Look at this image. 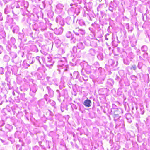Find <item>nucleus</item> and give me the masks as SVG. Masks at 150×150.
<instances>
[{
	"label": "nucleus",
	"mask_w": 150,
	"mask_h": 150,
	"mask_svg": "<svg viewBox=\"0 0 150 150\" xmlns=\"http://www.w3.org/2000/svg\"><path fill=\"white\" fill-rule=\"evenodd\" d=\"M91 101L90 100L87 99L85 100L83 103V105L86 107H89L91 106Z\"/></svg>",
	"instance_id": "nucleus-3"
},
{
	"label": "nucleus",
	"mask_w": 150,
	"mask_h": 150,
	"mask_svg": "<svg viewBox=\"0 0 150 150\" xmlns=\"http://www.w3.org/2000/svg\"><path fill=\"white\" fill-rule=\"evenodd\" d=\"M45 100H46V101H47V98H45Z\"/></svg>",
	"instance_id": "nucleus-21"
},
{
	"label": "nucleus",
	"mask_w": 150,
	"mask_h": 150,
	"mask_svg": "<svg viewBox=\"0 0 150 150\" xmlns=\"http://www.w3.org/2000/svg\"><path fill=\"white\" fill-rule=\"evenodd\" d=\"M40 57L39 56H37L36 57V59L38 60L40 63V64H41V62L39 60Z\"/></svg>",
	"instance_id": "nucleus-14"
},
{
	"label": "nucleus",
	"mask_w": 150,
	"mask_h": 150,
	"mask_svg": "<svg viewBox=\"0 0 150 150\" xmlns=\"http://www.w3.org/2000/svg\"><path fill=\"white\" fill-rule=\"evenodd\" d=\"M3 60L6 62H8L10 60L9 56L7 55H5L3 57Z\"/></svg>",
	"instance_id": "nucleus-5"
},
{
	"label": "nucleus",
	"mask_w": 150,
	"mask_h": 150,
	"mask_svg": "<svg viewBox=\"0 0 150 150\" xmlns=\"http://www.w3.org/2000/svg\"><path fill=\"white\" fill-rule=\"evenodd\" d=\"M25 63H26V61H25H25H23V63L24 64H25ZM24 65H25V64H24Z\"/></svg>",
	"instance_id": "nucleus-18"
},
{
	"label": "nucleus",
	"mask_w": 150,
	"mask_h": 150,
	"mask_svg": "<svg viewBox=\"0 0 150 150\" xmlns=\"http://www.w3.org/2000/svg\"><path fill=\"white\" fill-rule=\"evenodd\" d=\"M11 55L12 56V58H16L17 57L16 54L15 53H14V52L11 53Z\"/></svg>",
	"instance_id": "nucleus-11"
},
{
	"label": "nucleus",
	"mask_w": 150,
	"mask_h": 150,
	"mask_svg": "<svg viewBox=\"0 0 150 150\" xmlns=\"http://www.w3.org/2000/svg\"><path fill=\"white\" fill-rule=\"evenodd\" d=\"M4 69L3 67H0V74H3L4 73Z\"/></svg>",
	"instance_id": "nucleus-10"
},
{
	"label": "nucleus",
	"mask_w": 150,
	"mask_h": 150,
	"mask_svg": "<svg viewBox=\"0 0 150 150\" xmlns=\"http://www.w3.org/2000/svg\"><path fill=\"white\" fill-rule=\"evenodd\" d=\"M14 11H15V9L13 10L12 11V13H13L14 14H15L16 15H17V14H18L19 13V11H18L16 12H15Z\"/></svg>",
	"instance_id": "nucleus-12"
},
{
	"label": "nucleus",
	"mask_w": 150,
	"mask_h": 150,
	"mask_svg": "<svg viewBox=\"0 0 150 150\" xmlns=\"http://www.w3.org/2000/svg\"><path fill=\"white\" fill-rule=\"evenodd\" d=\"M8 23L9 24H11L13 22V19L12 18H10L8 20Z\"/></svg>",
	"instance_id": "nucleus-9"
},
{
	"label": "nucleus",
	"mask_w": 150,
	"mask_h": 150,
	"mask_svg": "<svg viewBox=\"0 0 150 150\" xmlns=\"http://www.w3.org/2000/svg\"><path fill=\"white\" fill-rule=\"evenodd\" d=\"M19 30V27L18 26H15L13 28V33H17Z\"/></svg>",
	"instance_id": "nucleus-6"
},
{
	"label": "nucleus",
	"mask_w": 150,
	"mask_h": 150,
	"mask_svg": "<svg viewBox=\"0 0 150 150\" xmlns=\"http://www.w3.org/2000/svg\"><path fill=\"white\" fill-rule=\"evenodd\" d=\"M27 66H30V65L29 64H27Z\"/></svg>",
	"instance_id": "nucleus-19"
},
{
	"label": "nucleus",
	"mask_w": 150,
	"mask_h": 150,
	"mask_svg": "<svg viewBox=\"0 0 150 150\" xmlns=\"http://www.w3.org/2000/svg\"><path fill=\"white\" fill-rule=\"evenodd\" d=\"M20 8V6L19 4H18L16 6V8Z\"/></svg>",
	"instance_id": "nucleus-16"
},
{
	"label": "nucleus",
	"mask_w": 150,
	"mask_h": 150,
	"mask_svg": "<svg viewBox=\"0 0 150 150\" xmlns=\"http://www.w3.org/2000/svg\"><path fill=\"white\" fill-rule=\"evenodd\" d=\"M2 47L1 46L0 47V54H1L2 52Z\"/></svg>",
	"instance_id": "nucleus-15"
},
{
	"label": "nucleus",
	"mask_w": 150,
	"mask_h": 150,
	"mask_svg": "<svg viewBox=\"0 0 150 150\" xmlns=\"http://www.w3.org/2000/svg\"><path fill=\"white\" fill-rule=\"evenodd\" d=\"M19 3L20 4H21V5L22 6H23L24 8H27L29 5L28 3V2L27 1H25L23 0H22V1L19 2Z\"/></svg>",
	"instance_id": "nucleus-2"
},
{
	"label": "nucleus",
	"mask_w": 150,
	"mask_h": 150,
	"mask_svg": "<svg viewBox=\"0 0 150 150\" xmlns=\"http://www.w3.org/2000/svg\"><path fill=\"white\" fill-rule=\"evenodd\" d=\"M13 47L14 48H15V49H16L17 48V46L15 45H13Z\"/></svg>",
	"instance_id": "nucleus-17"
},
{
	"label": "nucleus",
	"mask_w": 150,
	"mask_h": 150,
	"mask_svg": "<svg viewBox=\"0 0 150 150\" xmlns=\"http://www.w3.org/2000/svg\"><path fill=\"white\" fill-rule=\"evenodd\" d=\"M24 37V35L23 34L21 33H20L18 34V37L19 39H20L21 40L22 38Z\"/></svg>",
	"instance_id": "nucleus-7"
},
{
	"label": "nucleus",
	"mask_w": 150,
	"mask_h": 150,
	"mask_svg": "<svg viewBox=\"0 0 150 150\" xmlns=\"http://www.w3.org/2000/svg\"><path fill=\"white\" fill-rule=\"evenodd\" d=\"M3 17L2 16V13L0 12V21H1L3 20Z\"/></svg>",
	"instance_id": "nucleus-13"
},
{
	"label": "nucleus",
	"mask_w": 150,
	"mask_h": 150,
	"mask_svg": "<svg viewBox=\"0 0 150 150\" xmlns=\"http://www.w3.org/2000/svg\"><path fill=\"white\" fill-rule=\"evenodd\" d=\"M42 60L43 61V58H42Z\"/></svg>",
	"instance_id": "nucleus-20"
},
{
	"label": "nucleus",
	"mask_w": 150,
	"mask_h": 150,
	"mask_svg": "<svg viewBox=\"0 0 150 150\" xmlns=\"http://www.w3.org/2000/svg\"><path fill=\"white\" fill-rule=\"evenodd\" d=\"M9 10L8 7L6 6V8L4 9V13L6 14H8L9 12Z\"/></svg>",
	"instance_id": "nucleus-8"
},
{
	"label": "nucleus",
	"mask_w": 150,
	"mask_h": 150,
	"mask_svg": "<svg viewBox=\"0 0 150 150\" xmlns=\"http://www.w3.org/2000/svg\"><path fill=\"white\" fill-rule=\"evenodd\" d=\"M16 40L15 38H14L11 37L10 39L9 44L11 45H14L16 43Z\"/></svg>",
	"instance_id": "nucleus-4"
},
{
	"label": "nucleus",
	"mask_w": 150,
	"mask_h": 150,
	"mask_svg": "<svg viewBox=\"0 0 150 150\" xmlns=\"http://www.w3.org/2000/svg\"><path fill=\"white\" fill-rule=\"evenodd\" d=\"M1 29L0 31V39L5 38L6 36V33L3 30L4 28L2 26L1 27Z\"/></svg>",
	"instance_id": "nucleus-1"
}]
</instances>
